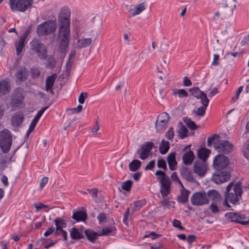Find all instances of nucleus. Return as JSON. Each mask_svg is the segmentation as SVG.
Listing matches in <instances>:
<instances>
[{
  "mask_svg": "<svg viewBox=\"0 0 249 249\" xmlns=\"http://www.w3.org/2000/svg\"><path fill=\"white\" fill-rule=\"evenodd\" d=\"M88 96V93L87 92H81L78 98V101L80 104H83L85 102V99Z\"/></svg>",
  "mask_w": 249,
  "mask_h": 249,
  "instance_id": "54",
  "label": "nucleus"
},
{
  "mask_svg": "<svg viewBox=\"0 0 249 249\" xmlns=\"http://www.w3.org/2000/svg\"><path fill=\"white\" fill-rule=\"evenodd\" d=\"M214 147L219 153L228 154L231 151L233 145L228 141L220 140L214 143Z\"/></svg>",
  "mask_w": 249,
  "mask_h": 249,
  "instance_id": "9",
  "label": "nucleus"
},
{
  "mask_svg": "<svg viewBox=\"0 0 249 249\" xmlns=\"http://www.w3.org/2000/svg\"><path fill=\"white\" fill-rule=\"evenodd\" d=\"M24 119V115L21 112H16L11 118L12 125L15 127H19L21 125Z\"/></svg>",
  "mask_w": 249,
  "mask_h": 249,
  "instance_id": "15",
  "label": "nucleus"
},
{
  "mask_svg": "<svg viewBox=\"0 0 249 249\" xmlns=\"http://www.w3.org/2000/svg\"><path fill=\"white\" fill-rule=\"evenodd\" d=\"M176 153L173 152L169 153L167 157V160L169 167V169L174 171L176 169L177 166V161H176Z\"/></svg>",
  "mask_w": 249,
  "mask_h": 249,
  "instance_id": "18",
  "label": "nucleus"
},
{
  "mask_svg": "<svg viewBox=\"0 0 249 249\" xmlns=\"http://www.w3.org/2000/svg\"><path fill=\"white\" fill-rule=\"evenodd\" d=\"M207 197L213 200H215L220 197L219 193L215 190H209L207 194Z\"/></svg>",
  "mask_w": 249,
  "mask_h": 249,
  "instance_id": "35",
  "label": "nucleus"
},
{
  "mask_svg": "<svg viewBox=\"0 0 249 249\" xmlns=\"http://www.w3.org/2000/svg\"><path fill=\"white\" fill-rule=\"evenodd\" d=\"M169 119V115L167 112H164L159 115L155 124V128L157 131L160 132L166 128Z\"/></svg>",
  "mask_w": 249,
  "mask_h": 249,
  "instance_id": "10",
  "label": "nucleus"
},
{
  "mask_svg": "<svg viewBox=\"0 0 249 249\" xmlns=\"http://www.w3.org/2000/svg\"><path fill=\"white\" fill-rule=\"evenodd\" d=\"M160 192L162 197L167 196L171 192V182L169 178H161L160 180Z\"/></svg>",
  "mask_w": 249,
  "mask_h": 249,
  "instance_id": "13",
  "label": "nucleus"
},
{
  "mask_svg": "<svg viewBox=\"0 0 249 249\" xmlns=\"http://www.w3.org/2000/svg\"><path fill=\"white\" fill-rule=\"evenodd\" d=\"M145 9V3L144 2H143L135 6L134 9L131 10V14L132 16H135L137 15L140 14Z\"/></svg>",
  "mask_w": 249,
  "mask_h": 249,
  "instance_id": "27",
  "label": "nucleus"
},
{
  "mask_svg": "<svg viewBox=\"0 0 249 249\" xmlns=\"http://www.w3.org/2000/svg\"><path fill=\"white\" fill-rule=\"evenodd\" d=\"M56 61L53 57H50L47 60V67L51 69L55 67Z\"/></svg>",
  "mask_w": 249,
  "mask_h": 249,
  "instance_id": "46",
  "label": "nucleus"
},
{
  "mask_svg": "<svg viewBox=\"0 0 249 249\" xmlns=\"http://www.w3.org/2000/svg\"><path fill=\"white\" fill-rule=\"evenodd\" d=\"M199 99L201 100V103L202 104L203 106L206 107H208L209 103V100L207 98V95L205 93L203 92V94L199 97Z\"/></svg>",
  "mask_w": 249,
  "mask_h": 249,
  "instance_id": "41",
  "label": "nucleus"
},
{
  "mask_svg": "<svg viewBox=\"0 0 249 249\" xmlns=\"http://www.w3.org/2000/svg\"><path fill=\"white\" fill-rule=\"evenodd\" d=\"M31 49L37 53L39 58L44 60L47 56V50L46 45L37 39H33L30 43Z\"/></svg>",
  "mask_w": 249,
  "mask_h": 249,
  "instance_id": "7",
  "label": "nucleus"
},
{
  "mask_svg": "<svg viewBox=\"0 0 249 249\" xmlns=\"http://www.w3.org/2000/svg\"><path fill=\"white\" fill-rule=\"evenodd\" d=\"M225 216L228 217L231 221L246 226L247 222L244 220L246 219V215L237 213L229 212L225 214Z\"/></svg>",
  "mask_w": 249,
  "mask_h": 249,
  "instance_id": "14",
  "label": "nucleus"
},
{
  "mask_svg": "<svg viewBox=\"0 0 249 249\" xmlns=\"http://www.w3.org/2000/svg\"><path fill=\"white\" fill-rule=\"evenodd\" d=\"M12 138L11 132L3 129L0 133V147L3 153H8L11 147Z\"/></svg>",
  "mask_w": 249,
  "mask_h": 249,
  "instance_id": "5",
  "label": "nucleus"
},
{
  "mask_svg": "<svg viewBox=\"0 0 249 249\" xmlns=\"http://www.w3.org/2000/svg\"><path fill=\"white\" fill-rule=\"evenodd\" d=\"M30 72L31 77L34 79L37 78L40 74V70L37 68H31Z\"/></svg>",
  "mask_w": 249,
  "mask_h": 249,
  "instance_id": "40",
  "label": "nucleus"
},
{
  "mask_svg": "<svg viewBox=\"0 0 249 249\" xmlns=\"http://www.w3.org/2000/svg\"><path fill=\"white\" fill-rule=\"evenodd\" d=\"M129 213H130L129 208H127L126 211L125 212V213H124V214L123 215V222L125 225L128 224L127 218H128V215H129Z\"/></svg>",
  "mask_w": 249,
  "mask_h": 249,
  "instance_id": "55",
  "label": "nucleus"
},
{
  "mask_svg": "<svg viewBox=\"0 0 249 249\" xmlns=\"http://www.w3.org/2000/svg\"><path fill=\"white\" fill-rule=\"evenodd\" d=\"M183 85L186 87H189L192 85V83L191 81L187 76H184L183 78Z\"/></svg>",
  "mask_w": 249,
  "mask_h": 249,
  "instance_id": "63",
  "label": "nucleus"
},
{
  "mask_svg": "<svg viewBox=\"0 0 249 249\" xmlns=\"http://www.w3.org/2000/svg\"><path fill=\"white\" fill-rule=\"evenodd\" d=\"M155 162L154 160H151L148 164L145 166V170H152L155 167Z\"/></svg>",
  "mask_w": 249,
  "mask_h": 249,
  "instance_id": "60",
  "label": "nucleus"
},
{
  "mask_svg": "<svg viewBox=\"0 0 249 249\" xmlns=\"http://www.w3.org/2000/svg\"><path fill=\"white\" fill-rule=\"evenodd\" d=\"M228 157L222 154L216 156L213 161V166L215 172L213 174L212 181L216 184H220L227 181L231 177V168Z\"/></svg>",
  "mask_w": 249,
  "mask_h": 249,
  "instance_id": "2",
  "label": "nucleus"
},
{
  "mask_svg": "<svg viewBox=\"0 0 249 249\" xmlns=\"http://www.w3.org/2000/svg\"><path fill=\"white\" fill-rule=\"evenodd\" d=\"M209 199L205 192H198L193 194L191 197V202L194 206H202L209 203Z\"/></svg>",
  "mask_w": 249,
  "mask_h": 249,
  "instance_id": "8",
  "label": "nucleus"
},
{
  "mask_svg": "<svg viewBox=\"0 0 249 249\" xmlns=\"http://www.w3.org/2000/svg\"><path fill=\"white\" fill-rule=\"evenodd\" d=\"M115 231H116V228L114 226H110L109 227H106L102 229L101 232L99 233V236L107 235L112 232L114 233Z\"/></svg>",
  "mask_w": 249,
  "mask_h": 249,
  "instance_id": "33",
  "label": "nucleus"
},
{
  "mask_svg": "<svg viewBox=\"0 0 249 249\" xmlns=\"http://www.w3.org/2000/svg\"><path fill=\"white\" fill-rule=\"evenodd\" d=\"M182 159L183 162L185 165H190L193 163L195 159V156L193 151L189 149V151L184 153Z\"/></svg>",
  "mask_w": 249,
  "mask_h": 249,
  "instance_id": "17",
  "label": "nucleus"
},
{
  "mask_svg": "<svg viewBox=\"0 0 249 249\" xmlns=\"http://www.w3.org/2000/svg\"><path fill=\"white\" fill-rule=\"evenodd\" d=\"M179 124L180 125L178 131V136L180 139H183L188 136V130L183 124L181 122H179Z\"/></svg>",
  "mask_w": 249,
  "mask_h": 249,
  "instance_id": "28",
  "label": "nucleus"
},
{
  "mask_svg": "<svg viewBox=\"0 0 249 249\" xmlns=\"http://www.w3.org/2000/svg\"><path fill=\"white\" fill-rule=\"evenodd\" d=\"M72 218L76 221H85L87 218V214L83 211H73Z\"/></svg>",
  "mask_w": 249,
  "mask_h": 249,
  "instance_id": "22",
  "label": "nucleus"
},
{
  "mask_svg": "<svg viewBox=\"0 0 249 249\" xmlns=\"http://www.w3.org/2000/svg\"><path fill=\"white\" fill-rule=\"evenodd\" d=\"M243 89V86L239 87L236 91L235 95L231 98V101L232 102H235L239 98L240 94L241 93Z\"/></svg>",
  "mask_w": 249,
  "mask_h": 249,
  "instance_id": "44",
  "label": "nucleus"
},
{
  "mask_svg": "<svg viewBox=\"0 0 249 249\" xmlns=\"http://www.w3.org/2000/svg\"><path fill=\"white\" fill-rule=\"evenodd\" d=\"M25 40L19 38L18 42L15 45L17 54L18 55L21 53L25 45Z\"/></svg>",
  "mask_w": 249,
  "mask_h": 249,
  "instance_id": "32",
  "label": "nucleus"
},
{
  "mask_svg": "<svg viewBox=\"0 0 249 249\" xmlns=\"http://www.w3.org/2000/svg\"><path fill=\"white\" fill-rule=\"evenodd\" d=\"M189 91L191 92L192 96L197 98V99H199V97L203 94L204 92L203 91L200 90L198 87H194L193 88H191L189 89Z\"/></svg>",
  "mask_w": 249,
  "mask_h": 249,
  "instance_id": "34",
  "label": "nucleus"
},
{
  "mask_svg": "<svg viewBox=\"0 0 249 249\" xmlns=\"http://www.w3.org/2000/svg\"><path fill=\"white\" fill-rule=\"evenodd\" d=\"M183 122L187 125V126L192 130H194L197 128L196 124L190 118H186L184 119Z\"/></svg>",
  "mask_w": 249,
  "mask_h": 249,
  "instance_id": "36",
  "label": "nucleus"
},
{
  "mask_svg": "<svg viewBox=\"0 0 249 249\" xmlns=\"http://www.w3.org/2000/svg\"><path fill=\"white\" fill-rule=\"evenodd\" d=\"M70 236L72 239L78 240L84 238L83 233L79 231V230L73 227L70 231Z\"/></svg>",
  "mask_w": 249,
  "mask_h": 249,
  "instance_id": "25",
  "label": "nucleus"
},
{
  "mask_svg": "<svg viewBox=\"0 0 249 249\" xmlns=\"http://www.w3.org/2000/svg\"><path fill=\"white\" fill-rule=\"evenodd\" d=\"M84 233L87 239L92 243H95L98 237L100 236L99 233L89 229L85 230Z\"/></svg>",
  "mask_w": 249,
  "mask_h": 249,
  "instance_id": "19",
  "label": "nucleus"
},
{
  "mask_svg": "<svg viewBox=\"0 0 249 249\" xmlns=\"http://www.w3.org/2000/svg\"><path fill=\"white\" fill-rule=\"evenodd\" d=\"M134 208L133 212L139 210L142 207V203L141 201H136L134 202Z\"/></svg>",
  "mask_w": 249,
  "mask_h": 249,
  "instance_id": "53",
  "label": "nucleus"
},
{
  "mask_svg": "<svg viewBox=\"0 0 249 249\" xmlns=\"http://www.w3.org/2000/svg\"><path fill=\"white\" fill-rule=\"evenodd\" d=\"M219 137V136L217 134H214L210 137H209L207 139L208 146L211 147L212 145V142L215 140V138H218Z\"/></svg>",
  "mask_w": 249,
  "mask_h": 249,
  "instance_id": "52",
  "label": "nucleus"
},
{
  "mask_svg": "<svg viewBox=\"0 0 249 249\" xmlns=\"http://www.w3.org/2000/svg\"><path fill=\"white\" fill-rule=\"evenodd\" d=\"M70 17V9L67 6H64L61 9L58 16V36L60 38L58 49L61 53L66 52L69 43Z\"/></svg>",
  "mask_w": 249,
  "mask_h": 249,
  "instance_id": "1",
  "label": "nucleus"
},
{
  "mask_svg": "<svg viewBox=\"0 0 249 249\" xmlns=\"http://www.w3.org/2000/svg\"><path fill=\"white\" fill-rule=\"evenodd\" d=\"M54 222L56 227L57 228V230H62L63 228H65L67 226L65 220L60 217H56L54 219Z\"/></svg>",
  "mask_w": 249,
  "mask_h": 249,
  "instance_id": "31",
  "label": "nucleus"
},
{
  "mask_svg": "<svg viewBox=\"0 0 249 249\" xmlns=\"http://www.w3.org/2000/svg\"><path fill=\"white\" fill-rule=\"evenodd\" d=\"M24 96L14 97L11 100L12 107H17L21 104L23 100Z\"/></svg>",
  "mask_w": 249,
  "mask_h": 249,
  "instance_id": "38",
  "label": "nucleus"
},
{
  "mask_svg": "<svg viewBox=\"0 0 249 249\" xmlns=\"http://www.w3.org/2000/svg\"><path fill=\"white\" fill-rule=\"evenodd\" d=\"M57 77L56 73H53L51 76H48L46 78V84H45V90L47 91H50L52 94H54L53 91V87L54 85L55 80Z\"/></svg>",
  "mask_w": 249,
  "mask_h": 249,
  "instance_id": "16",
  "label": "nucleus"
},
{
  "mask_svg": "<svg viewBox=\"0 0 249 249\" xmlns=\"http://www.w3.org/2000/svg\"><path fill=\"white\" fill-rule=\"evenodd\" d=\"M244 156L249 160V144H245L243 146Z\"/></svg>",
  "mask_w": 249,
  "mask_h": 249,
  "instance_id": "48",
  "label": "nucleus"
},
{
  "mask_svg": "<svg viewBox=\"0 0 249 249\" xmlns=\"http://www.w3.org/2000/svg\"><path fill=\"white\" fill-rule=\"evenodd\" d=\"M72 64L73 61H72V60L68 59L66 64L67 72H69L71 71Z\"/></svg>",
  "mask_w": 249,
  "mask_h": 249,
  "instance_id": "62",
  "label": "nucleus"
},
{
  "mask_svg": "<svg viewBox=\"0 0 249 249\" xmlns=\"http://www.w3.org/2000/svg\"><path fill=\"white\" fill-rule=\"evenodd\" d=\"M48 106L44 107H42L39 111H38L36 114L35 115V116L31 121L30 125L35 127L40 117H41L44 111L48 108Z\"/></svg>",
  "mask_w": 249,
  "mask_h": 249,
  "instance_id": "23",
  "label": "nucleus"
},
{
  "mask_svg": "<svg viewBox=\"0 0 249 249\" xmlns=\"http://www.w3.org/2000/svg\"><path fill=\"white\" fill-rule=\"evenodd\" d=\"M132 183L131 180H127L124 181L122 183L121 188L125 191H130L132 187Z\"/></svg>",
  "mask_w": 249,
  "mask_h": 249,
  "instance_id": "39",
  "label": "nucleus"
},
{
  "mask_svg": "<svg viewBox=\"0 0 249 249\" xmlns=\"http://www.w3.org/2000/svg\"><path fill=\"white\" fill-rule=\"evenodd\" d=\"M100 224L106 222L107 217L105 213H101L97 217Z\"/></svg>",
  "mask_w": 249,
  "mask_h": 249,
  "instance_id": "50",
  "label": "nucleus"
},
{
  "mask_svg": "<svg viewBox=\"0 0 249 249\" xmlns=\"http://www.w3.org/2000/svg\"><path fill=\"white\" fill-rule=\"evenodd\" d=\"M173 226L174 227L177 228L181 231L185 230V228L181 226V221L178 220H177L176 219H174V220L173 221Z\"/></svg>",
  "mask_w": 249,
  "mask_h": 249,
  "instance_id": "47",
  "label": "nucleus"
},
{
  "mask_svg": "<svg viewBox=\"0 0 249 249\" xmlns=\"http://www.w3.org/2000/svg\"><path fill=\"white\" fill-rule=\"evenodd\" d=\"M33 3V0H9L8 4L12 12H23L30 8Z\"/></svg>",
  "mask_w": 249,
  "mask_h": 249,
  "instance_id": "6",
  "label": "nucleus"
},
{
  "mask_svg": "<svg viewBox=\"0 0 249 249\" xmlns=\"http://www.w3.org/2000/svg\"><path fill=\"white\" fill-rule=\"evenodd\" d=\"M57 28L56 19L48 20L39 24L36 28L38 36H48L54 33Z\"/></svg>",
  "mask_w": 249,
  "mask_h": 249,
  "instance_id": "4",
  "label": "nucleus"
},
{
  "mask_svg": "<svg viewBox=\"0 0 249 249\" xmlns=\"http://www.w3.org/2000/svg\"><path fill=\"white\" fill-rule=\"evenodd\" d=\"M242 183L239 181L233 185V183L231 182L226 187L225 196L229 201L233 204H237L241 198L243 193Z\"/></svg>",
  "mask_w": 249,
  "mask_h": 249,
  "instance_id": "3",
  "label": "nucleus"
},
{
  "mask_svg": "<svg viewBox=\"0 0 249 249\" xmlns=\"http://www.w3.org/2000/svg\"><path fill=\"white\" fill-rule=\"evenodd\" d=\"M210 209L213 213H216L219 212V209L216 204L212 203L210 205Z\"/></svg>",
  "mask_w": 249,
  "mask_h": 249,
  "instance_id": "59",
  "label": "nucleus"
},
{
  "mask_svg": "<svg viewBox=\"0 0 249 249\" xmlns=\"http://www.w3.org/2000/svg\"><path fill=\"white\" fill-rule=\"evenodd\" d=\"M92 42L91 38L78 39L77 42V47L79 49H82L89 46Z\"/></svg>",
  "mask_w": 249,
  "mask_h": 249,
  "instance_id": "24",
  "label": "nucleus"
},
{
  "mask_svg": "<svg viewBox=\"0 0 249 249\" xmlns=\"http://www.w3.org/2000/svg\"><path fill=\"white\" fill-rule=\"evenodd\" d=\"M171 201H170L169 200L165 198V197H163L162 199L160 201V203L162 204V206H164L165 207L169 208H170L169 203Z\"/></svg>",
  "mask_w": 249,
  "mask_h": 249,
  "instance_id": "61",
  "label": "nucleus"
},
{
  "mask_svg": "<svg viewBox=\"0 0 249 249\" xmlns=\"http://www.w3.org/2000/svg\"><path fill=\"white\" fill-rule=\"evenodd\" d=\"M206 108L207 107L203 106L199 107L197 109L196 114L200 116H203L206 113Z\"/></svg>",
  "mask_w": 249,
  "mask_h": 249,
  "instance_id": "51",
  "label": "nucleus"
},
{
  "mask_svg": "<svg viewBox=\"0 0 249 249\" xmlns=\"http://www.w3.org/2000/svg\"><path fill=\"white\" fill-rule=\"evenodd\" d=\"M154 144L152 142H147L144 144L142 145L141 149L143 150L147 153H150V151L152 149Z\"/></svg>",
  "mask_w": 249,
  "mask_h": 249,
  "instance_id": "37",
  "label": "nucleus"
},
{
  "mask_svg": "<svg viewBox=\"0 0 249 249\" xmlns=\"http://www.w3.org/2000/svg\"><path fill=\"white\" fill-rule=\"evenodd\" d=\"M157 166L158 168H162L165 170L167 169L166 161L163 159H160L158 160Z\"/></svg>",
  "mask_w": 249,
  "mask_h": 249,
  "instance_id": "45",
  "label": "nucleus"
},
{
  "mask_svg": "<svg viewBox=\"0 0 249 249\" xmlns=\"http://www.w3.org/2000/svg\"><path fill=\"white\" fill-rule=\"evenodd\" d=\"M23 89L21 88H17L14 90L15 97L24 96L23 94Z\"/></svg>",
  "mask_w": 249,
  "mask_h": 249,
  "instance_id": "57",
  "label": "nucleus"
},
{
  "mask_svg": "<svg viewBox=\"0 0 249 249\" xmlns=\"http://www.w3.org/2000/svg\"><path fill=\"white\" fill-rule=\"evenodd\" d=\"M16 83L21 85L23 82L26 81L29 77V71L24 66L19 67L15 73Z\"/></svg>",
  "mask_w": 249,
  "mask_h": 249,
  "instance_id": "11",
  "label": "nucleus"
},
{
  "mask_svg": "<svg viewBox=\"0 0 249 249\" xmlns=\"http://www.w3.org/2000/svg\"><path fill=\"white\" fill-rule=\"evenodd\" d=\"M142 162L138 160H133L129 164V168L130 171L135 172L137 171L140 167Z\"/></svg>",
  "mask_w": 249,
  "mask_h": 249,
  "instance_id": "30",
  "label": "nucleus"
},
{
  "mask_svg": "<svg viewBox=\"0 0 249 249\" xmlns=\"http://www.w3.org/2000/svg\"><path fill=\"white\" fill-rule=\"evenodd\" d=\"M190 193V191L189 190L186 189H184V190H181V195L178 196V202L183 204L185 203L188 201V196Z\"/></svg>",
  "mask_w": 249,
  "mask_h": 249,
  "instance_id": "26",
  "label": "nucleus"
},
{
  "mask_svg": "<svg viewBox=\"0 0 249 249\" xmlns=\"http://www.w3.org/2000/svg\"><path fill=\"white\" fill-rule=\"evenodd\" d=\"M174 128L172 127H170L168 131L165 133V137L169 140H171L174 137Z\"/></svg>",
  "mask_w": 249,
  "mask_h": 249,
  "instance_id": "43",
  "label": "nucleus"
},
{
  "mask_svg": "<svg viewBox=\"0 0 249 249\" xmlns=\"http://www.w3.org/2000/svg\"><path fill=\"white\" fill-rule=\"evenodd\" d=\"M49 178L48 177H44L42 178L40 181V189L41 190L48 183Z\"/></svg>",
  "mask_w": 249,
  "mask_h": 249,
  "instance_id": "58",
  "label": "nucleus"
},
{
  "mask_svg": "<svg viewBox=\"0 0 249 249\" xmlns=\"http://www.w3.org/2000/svg\"><path fill=\"white\" fill-rule=\"evenodd\" d=\"M193 170L195 174L198 175L200 177H203L207 170L206 162L201 161L198 160H196L194 163Z\"/></svg>",
  "mask_w": 249,
  "mask_h": 249,
  "instance_id": "12",
  "label": "nucleus"
},
{
  "mask_svg": "<svg viewBox=\"0 0 249 249\" xmlns=\"http://www.w3.org/2000/svg\"><path fill=\"white\" fill-rule=\"evenodd\" d=\"M211 153V150L205 147L200 148L197 151V156L201 161L206 162Z\"/></svg>",
  "mask_w": 249,
  "mask_h": 249,
  "instance_id": "21",
  "label": "nucleus"
},
{
  "mask_svg": "<svg viewBox=\"0 0 249 249\" xmlns=\"http://www.w3.org/2000/svg\"><path fill=\"white\" fill-rule=\"evenodd\" d=\"M219 59V55L218 54H214L213 59L212 65L213 66H217L218 65V60Z\"/></svg>",
  "mask_w": 249,
  "mask_h": 249,
  "instance_id": "64",
  "label": "nucleus"
},
{
  "mask_svg": "<svg viewBox=\"0 0 249 249\" xmlns=\"http://www.w3.org/2000/svg\"><path fill=\"white\" fill-rule=\"evenodd\" d=\"M170 148V143L168 141L162 140L160 145L159 149L161 154L164 155L167 153Z\"/></svg>",
  "mask_w": 249,
  "mask_h": 249,
  "instance_id": "29",
  "label": "nucleus"
},
{
  "mask_svg": "<svg viewBox=\"0 0 249 249\" xmlns=\"http://www.w3.org/2000/svg\"><path fill=\"white\" fill-rule=\"evenodd\" d=\"M161 236V235L155 232L154 231H152L149 234L145 235V237H149L151 238L153 240H155L159 237Z\"/></svg>",
  "mask_w": 249,
  "mask_h": 249,
  "instance_id": "56",
  "label": "nucleus"
},
{
  "mask_svg": "<svg viewBox=\"0 0 249 249\" xmlns=\"http://www.w3.org/2000/svg\"><path fill=\"white\" fill-rule=\"evenodd\" d=\"M10 90V84L7 81L2 80L0 81V96L8 94Z\"/></svg>",
  "mask_w": 249,
  "mask_h": 249,
  "instance_id": "20",
  "label": "nucleus"
},
{
  "mask_svg": "<svg viewBox=\"0 0 249 249\" xmlns=\"http://www.w3.org/2000/svg\"><path fill=\"white\" fill-rule=\"evenodd\" d=\"M137 153L140 154V158L142 160L146 159L150 154V153H147L144 150H142L141 148L137 151Z\"/></svg>",
  "mask_w": 249,
  "mask_h": 249,
  "instance_id": "42",
  "label": "nucleus"
},
{
  "mask_svg": "<svg viewBox=\"0 0 249 249\" xmlns=\"http://www.w3.org/2000/svg\"><path fill=\"white\" fill-rule=\"evenodd\" d=\"M174 93L175 94H178L179 98H184L188 96L187 92L184 89H178L176 92H175Z\"/></svg>",
  "mask_w": 249,
  "mask_h": 249,
  "instance_id": "49",
  "label": "nucleus"
}]
</instances>
